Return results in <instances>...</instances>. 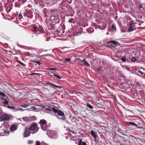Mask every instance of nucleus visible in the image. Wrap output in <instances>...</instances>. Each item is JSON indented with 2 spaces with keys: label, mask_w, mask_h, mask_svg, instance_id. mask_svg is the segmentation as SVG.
<instances>
[{
  "label": "nucleus",
  "mask_w": 145,
  "mask_h": 145,
  "mask_svg": "<svg viewBox=\"0 0 145 145\" xmlns=\"http://www.w3.org/2000/svg\"><path fill=\"white\" fill-rule=\"evenodd\" d=\"M121 60L123 62H124L126 61V58L125 57H123L121 58Z\"/></svg>",
  "instance_id": "nucleus-34"
},
{
  "label": "nucleus",
  "mask_w": 145,
  "mask_h": 145,
  "mask_svg": "<svg viewBox=\"0 0 145 145\" xmlns=\"http://www.w3.org/2000/svg\"><path fill=\"white\" fill-rule=\"evenodd\" d=\"M66 53H67V52H65V53H63V54H65Z\"/></svg>",
  "instance_id": "nucleus-58"
},
{
  "label": "nucleus",
  "mask_w": 145,
  "mask_h": 145,
  "mask_svg": "<svg viewBox=\"0 0 145 145\" xmlns=\"http://www.w3.org/2000/svg\"><path fill=\"white\" fill-rule=\"evenodd\" d=\"M17 129V126L16 125H12L10 128V130L12 131L16 130Z\"/></svg>",
  "instance_id": "nucleus-15"
},
{
  "label": "nucleus",
  "mask_w": 145,
  "mask_h": 145,
  "mask_svg": "<svg viewBox=\"0 0 145 145\" xmlns=\"http://www.w3.org/2000/svg\"><path fill=\"white\" fill-rule=\"evenodd\" d=\"M7 107L9 108H10V109H14V107H13V106H8Z\"/></svg>",
  "instance_id": "nucleus-40"
},
{
  "label": "nucleus",
  "mask_w": 145,
  "mask_h": 145,
  "mask_svg": "<svg viewBox=\"0 0 145 145\" xmlns=\"http://www.w3.org/2000/svg\"><path fill=\"white\" fill-rule=\"evenodd\" d=\"M33 30L35 33H42L44 31V29L41 27L39 26L38 27H37L35 26H33Z\"/></svg>",
  "instance_id": "nucleus-4"
},
{
  "label": "nucleus",
  "mask_w": 145,
  "mask_h": 145,
  "mask_svg": "<svg viewBox=\"0 0 145 145\" xmlns=\"http://www.w3.org/2000/svg\"><path fill=\"white\" fill-rule=\"evenodd\" d=\"M35 63H36L37 64H35V65H37V64H38L39 65H40L42 63L40 61H37L33 60L32 61Z\"/></svg>",
  "instance_id": "nucleus-17"
},
{
  "label": "nucleus",
  "mask_w": 145,
  "mask_h": 145,
  "mask_svg": "<svg viewBox=\"0 0 145 145\" xmlns=\"http://www.w3.org/2000/svg\"><path fill=\"white\" fill-rule=\"evenodd\" d=\"M46 85H49L52 88H60L59 86L54 84L48 81L46 82Z\"/></svg>",
  "instance_id": "nucleus-9"
},
{
  "label": "nucleus",
  "mask_w": 145,
  "mask_h": 145,
  "mask_svg": "<svg viewBox=\"0 0 145 145\" xmlns=\"http://www.w3.org/2000/svg\"><path fill=\"white\" fill-rule=\"evenodd\" d=\"M90 30H91V29L92 30V31H93V28H90Z\"/></svg>",
  "instance_id": "nucleus-52"
},
{
  "label": "nucleus",
  "mask_w": 145,
  "mask_h": 145,
  "mask_svg": "<svg viewBox=\"0 0 145 145\" xmlns=\"http://www.w3.org/2000/svg\"><path fill=\"white\" fill-rule=\"evenodd\" d=\"M89 54H92L93 53H89Z\"/></svg>",
  "instance_id": "nucleus-56"
},
{
  "label": "nucleus",
  "mask_w": 145,
  "mask_h": 145,
  "mask_svg": "<svg viewBox=\"0 0 145 145\" xmlns=\"http://www.w3.org/2000/svg\"><path fill=\"white\" fill-rule=\"evenodd\" d=\"M1 99H2V100H3L4 101H5V100H6L4 98H2Z\"/></svg>",
  "instance_id": "nucleus-53"
},
{
  "label": "nucleus",
  "mask_w": 145,
  "mask_h": 145,
  "mask_svg": "<svg viewBox=\"0 0 145 145\" xmlns=\"http://www.w3.org/2000/svg\"><path fill=\"white\" fill-rule=\"evenodd\" d=\"M69 131H70V133H71V131H72V130H71L70 129H69Z\"/></svg>",
  "instance_id": "nucleus-54"
},
{
  "label": "nucleus",
  "mask_w": 145,
  "mask_h": 145,
  "mask_svg": "<svg viewBox=\"0 0 145 145\" xmlns=\"http://www.w3.org/2000/svg\"><path fill=\"white\" fill-rule=\"evenodd\" d=\"M28 106H29V105L28 104H24V105H21V106L23 108H26V107H28Z\"/></svg>",
  "instance_id": "nucleus-22"
},
{
  "label": "nucleus",
  "mask_w": 145,
  "mask_h": 145,
  "mask_svg": "<svg viewBox=\"0 0 145 145\" xmlns=\"http://www.w3.org/2000/svg\"><path fill=\"white\" fill-rule=\"evenodd\" d=\"M22 120L25 121H30L29 118L27 117H24L22 118Z\"/></svg>",
  "instance_id": "nucleus-19"
},
{
  "label": "nucleus",
  "mask_w": 145,
  "mask_h": 145,
  "mask_svg": "<svg viewBox=\"0 0 145 145\" xmlns=\"http://www.w3.org/2000/svg\"><path fill=\"white\" fill-rule=\"evenodd\" d=\"M49 136L50 138H52L56 134V132L55 131H50L48 132V133Z\"/></svg>",
  "instance_id": "nucleus-11"
},
{
  "label": "nucleus",
  "mask_w": 145,
  "mask_h": 145,
  "mask_svg": "<svg viewBox=\"0 0 145 145\" xmlns=\"http://www.w3.org/2000/svg\"><path fill=\"white\" fill-rule=\"evenodd\" d=\"M107 43L110 44L112 43L115 45L116 46H118L120 45V43L118 42L115 40H110L107 42Z\"/></svg>",
  "instance_id": "nucleus-10"
},
{
  "label": "nucleus",
  "mask_w": 145,
  "mask_h": 145,
  "mask_svg": "<svg viewBox=\"0 0 145 145\" xmlns=\"http://www.w3.org/2000/svg\"><path fill=\"white\" fill-rule=\"evenodd\" d=\"M129 31L130 32L132 31L133 30V29L132 28V27L131 26H130V27H129Z\"/></svg>",
  "instance_id": "nucleus-30"
},
{
  "label": "nucleus",
  "mask_w": 145,
  "mask_h": 145,
  "mask_svg": "<svg viewBox=\"0 0 145 145\" xmlns=\"http://www.w3.org/2000/svg\"><path fill=\"white\" fill-rule=\"evenodd\" d=\"M73 20V19L72 18L69 19L68 20V22L69 23H71L72 22V21Z\"/></svg>",
  "instance_id": "nucleus-39"
},
{
  "label": "nucleus",
  "mask_w": 145,
  "mask_h": 145,
  "mask_svg": "<svg viewBox=\"0 0 145 145\" xmlns=\"http://www.w3.org/2000/svg\"><path fill=\"white\" fill-rule=\"evenodd\" d=\"M91 134L92 135L93 137L95 138L97 137V135H96L95 133L93 130L91 131Z\"/></svg>",
  "instance_id": "nucleus-18"
},
{
  "label": "nucleus",
  "mask_w": 145,
  "mask_h": 145,
  "mask_svg": "<svg viewBox=\"0 0 145 145\" xmlns=\"http://www.w3.org/2000/svg\"><path fill=\"white\" fill-rule=\"evenodd\" d=\"M46 70L47 71L51 70V71H54L56 70L57 69H56V68H49V69H46Z\"/></svg>",
  "instance_id": "nucleus-25"
},
{
  "label": "nucleus",
  "mask_w": 145,
  "mask_h": 145,
  "mask_svg": "<svg viewBox=\"0 0 145 145\" xmlns=\"http://www.w3.org/2000/svg\"><path fill=\"white\" fill-rule=\"evenodd\" d=\"M39 123L40 124L41 128L44 131L47 130L50 126L47 125V121L44 119L40 120Z\"/></svg>",
  "instance_id": "nucleus-1"
},
{
  "label": "nucleus",
  "mask_w": 145,
  "mask_h": 145,
  "mask_svg": "<svg viewBox=\"0 0 145 145\" xmlns=\"http://www.w3.org/2000/svg\"><path fill=\"white\" fill-rule=\"evenodd\" d=\"M143 7V5L142 4H140L139 6V8H141Z\"/></svg>",
  "instance_id": "nucleus-41"
},
{
  "label": "nucleus",
  "mask_w": 145,
  "mask_h": 145,
  "mask_svg": "<svg viewBox=\"0 0 145 145\" xmlns=\"http://www.w3.org/2000/svg\"><path fill=\"white\" fill-rule=\"evenodd\" d=\"M30 120H35L36 119V118L35 116H33L29 117Z\"/></svg>",
  "instance_id": "nucleus-20"
},
{
  "label": "nucleus",
  "mask_w": 145,
  "mask_h": 145,
  "mask_svg": "<svg viewBox=\"0 0 145 145\" xmlns=\"http://www.w3.org/2000/svg\"><path fill=\"white\" fill-rule=\"evenodd\" d=\"M115 18H116L117 19L118 18V17L117 16H116Z\"/></svg>",
  "instance_id": "nucleus-55"
},
{
  "label": "nucleus",
  "mask_w": 145,
  "mask_h": 145,
  "mask_svg": "<svg viewBox=\"0 0 145 145\" xmlns=\"http://www.w3.org/2000/svg\"><path fill=\"white\" fill-rule=\"evenodd\" d=\"M30 130L28 127H26L24 129V137H27L29 136L30 135Z\"/></svg>",
  "instance_id": "nucleus-7"
},
{
  "label": "nucleus",
  "mask_w": 145,
  "mask_h": 145,
  "mask_svg": "<svg viewBox=\"0 0 145 145\" xmlns=\"http://www.w3.org/2000/svg\"><path fill=\"white\" fill-rule=\"evenodd\" d=\"M32 107L33 108V110H35L36 109V108L35 107Z\"/></svg>",
  "instance_id": "nucleus-47"
},
{
  "label": "nucleus",
  "mask_w": 145,
  "mask_h": 145,
  "mask_svg": "<svg viewBox=\"0 0 145 145\" xmlns=\"http://www.w3.org/2000/svg\"><path fill=\"white\" fill-rule=\"evenodd\" d=\"M43 55H42V56H41V57H42V56H43Z\"/></svg>",
  "instance_id": "nucleus-60"
},
{
  "label": "nucleus",
  "mask_w": 145,
  "mask_h": 145,
  "mask_svg": "<svg viewBox=\"0 0 145 145\" xmlns=\"http://www.w3.org/2000/svg\"><path fill=\"white\" fill-rule=\"evenodd\" d=\"M32 11H33V9L26 11L25 12V15L29 18H31L33 16Z\"/></svg>",
  "instance_id": "nucleus-8"
},
{
  "label": "nucleus",
  "mask_w": 145,
  "mask_h": 145,
  "mask_svg": "<svg viewBox=\"0 0 145 145\" xmlns=\"http://www.w3.org/2000/svg\"><path fill=\"white\" fill-rule=\"evenodd\" d=\"M22 16L21 14H19L18 15V18L21 19L22 18Z\"/></svg>",
  "instance_id": "nucleus-38"
},
{
  "label": "nucleus",
  "mask_w": 145,
  "mask_h": 145,
  "mask_svg": "<svg viewBox=\"0 0 145 145\" xmlns=\"http://www.w3.org/2000/svg\"><path fill=\"white\" fill-rule=\"evenodd\" d=\"M35 145H41L40 144V142L38 141H36V144Z\"/></svg>",
  "instance_id": "nucleus-36"
},
{
  "label": "nucleus",
  "mask_w": 145,
  "mask_h": 145,
  "mask_svg": "<svg viewBox=\"0 0 145 145\" xmlns=\"http://www.w3.org/2000/svg\"><path fill=\"white\" fill-rule=\"evenodd\" d=\"M11 9V8L10 7H7L6 8V11L8 13L9 12H10Z\"/></svg>",
  "instance_id": "nucleus-29"
},
{
  "label": "nucleus",
  "mask_w": 145,
  "mask_h": 145,
  "mask_svg": "<svg viewBox=\"0 0 145 145\" xmlns=\"http://www.w3.org/2000/svg\"><path fill=\"white\" fill-rule=\"evenodd\" d=\"M22 1V3H25L26 1V0H21Z\"/></svg>",
  "instance_id": "nucleus-46"
},
{
  "label": "nucleus",
  "mask_w": 145,
  "mask_h": 145,
  "mask_svg": "<svg viewBox=\"0 0 145 145\" xmlns=\"http://www.w3.org/2000/svg\"><path fill=\"white\" fill-rule=\"evenodd\" d=\"M78 145H88L87 144L84 142H82L81 139H79L78 141Z\"/></svg>",
  "instance_id": "nucleus-12"
},
{
  "label": "nucleus",
  "mask_w": 145,
  "mask_h": 145,
  "mask_svg": "<svg viewBox=\"0 0 145 145\" xmlns=\"http://www.w3.org/2000/svg\"><path fill=\"white\" fill-rule=\"evenodd\" d=\"M33 143V140H28L27 141V143L28 144H32Z\"/></svg>",
  "instance_id": "nucleus-28"
},
{
  "label": "nucleus",
  "mask_w": 145,
  "mask_h": 145,
  "mask_svg": "<svg viewBox=\"0 0 145 145\" xmlns=\"http://www.w3.org/2000/svg\"><path fill=\"white\" fill-rule=\"evenodd\" d=\"M3 104L5 105H8V101H7V100L6 99L5 100V101H3Z\"/></svg>",
  "instance_id": "nucleus-21"
},
{
  "label": "nucleus",
  "mask_w": 145,
  "mask_h": 145,
  "mask_svg": "<svg viewBox=\"0 0 145 145\" xmlns=\"http://www.w3.org/2000/svg\"><path fill=\"white\" fill-rule=\"evenodd\" d=\"M69 93H73V91H69Z\"/></svg>",
  "instance_id": "nucleus-49"
},
{
  "label": "nucleus",
  "mask_w": 145,
  "mask_h": 145,
  "mask_svg": "<svg viewBox=\"0 0 145 145\" xmlns=\"http://www.w3.org/2000/svg\"><path fill=\"white\" fill-rule=\"evenodd\" d=\"M3 57H5V56H3Z\"/></svg>",
  "instance_id": "nucleus-59"
},
{
  "label": "nucleus",
  "mask_w": 145,
  "mask_h": 145,
  "mask_svg": "<svg viewBox=\"0 0 145 145\" xmlns=\"http://www.w3.org/2000/svg\"><path fill=\"white\" fill-rule=\"evenodd\" d=\"M17 62H18L19 63H20H20H22V62H21L20 61H17Z\"/></svg>",
  "instance_id": "nucleus-50"
},
{
  "label": "nucleus",
  "mask_w": 145,
  "mask_h": 145,
  "mask_svg": "<svg viewBox=\"0 0 145 145\" xmlns=\"http://www.w3.org/2000/svg\"><path fill=\"white\" fill-rule=\"evenodd\" d=\"M138 70H141V71H143V72H144L145 71L144 69L142 67H141L139 68Z\"/></svg>",
  "instance_id": "nucleus-37"
},
{
  "label": "nucleus",
  "mask_w": 145,
  "mask_h": 145,
  "mask_svg": "<svg viewBox=\"0 0 145 145\" xmlns=\"http://www.w3.org/2000/svg\"><path fill=\"white\" fill-rule=\"evenodd\" d=\"M53 12H49V13H46L45 15V18L48 17H50L51 18V17L53 15Z\"/></svg>",
  "instance_id": "nucleus-14"
},
{
  "label": "nucleus",
  "mask_w": 145,
  "mask_h": 145,
  "mask_svg": "<svg viewBox=\"0 0 145 145\" xmlns=\"http://www.w3.org/2000/svg\"><path fill=\"white\" fill-rule=\"evenodd\" d=\"M130 125H133L134 126V127H136L138 128H141L142 129V127H139L135 123L133 122H130L128 123Z\"/></svg>",
  "instance_id": "nucleus-13"
},
{
  "label": "nucleus",
  "mask_w": 145,
  "mask_h": 145,
  "mask_svg": "<svg viewBox=\"0 0 145 145\" xmlns=\"http://www.w3.org/2000/svg\"><path fill=\"white\" fill-rule=\"evenodd\" d=\"M108 46L109 48H110L114 49H116L115 47H114V46H112V45H111V46L108 45Z\"/></svg>",
  "instance_id": "nucleus-33"
},
{
  "label": "nucleus",
  "mask_w": 145,
  "mask_h": 145,
  "mask_svg": "<svg viewBox=\"0 0 145 145\" xmlns=\"http://www.w3.org/2000/svg\"><path fill=\"white\" fill-rule=\"evenodd\" d=\"M29 56H31L30 55H29Z\"/></svg>",
  "instance_id": "nucleus-61"
},
{
  "label": "nucleus",
  "mask_w": 145,
  "mask_h": 145,
  "mask_svg": "<svg viewBox=\"0 0 145 145\" xmlns=\"http://www.w3.org/2000/svg\"><path fill=\"white\" fill-rule=\"evenodd\" d=\"M87 106L90 109H93V106L89 104H87Z\"/></svg>",
  "instance_id": "nucleus-26"
},
{
  "label": "nucleus",
  "mask_w": 145,
  "mask_h": 145,
  "mask_svg": "<svg viewBox=\"0 0 145 145\" xmlns=\"http://www.w3.org/2000/svg\"><path fill=\"white\" fill-rule=\"evenodd\" d=\"M57 78L59 79H61V78L58 76V77H57Z\"/></svg>",
  "instance_id": "nucleus-51"
},
{
  "label": "nucleus",
  "mask_w": 145,
  "mask_h": 145,
  "mask_svg": "<svg viewBox=\"0 0 145 145\" xmlns=\"http://www.w3.org/2000/svg\"><path fill=\"white\" fill-rule=\"evenodd\" d=\"M28 128L31 131L34 132L33 133H35L37 132L39 129V127L37 126V124L35 123L32 124Z\"/></svg>",
  "instance_id": "nucleus-3"
},
{
  "label": "nucleus",
  "mask_w": 145,
  "mask_h": 145,
  "mask_svg": "<svg viewBox=\"0 0 145 145\" xmlns=\"http://www.w3.org/2000/svg\"><path fill=\"white\" fill-rule=\"evenodd\" d=\"M41 74L40 73H33L31 74V75H41Z\"/></svg>",
  "instance_id": "nucleus-32"
},
{
  "label": "nucleus",
  "mask_w": 145,
  "mask_h": 145,
  "mask_svg": "<svg viewBox=\"0 0 145 145\" xmlns=\"http://www.w3.org/2000/svg\"><path fill=\"white\" fill-rule=\"evenodd\" d=\"M66 60L67 61L69 62L71 61V59L70 58H65Z\"/></svg>",
  "instance_id": "nucleus-42"
},
{
  "label": "nucleus",
  "mask_w": 145,
  "mask_h": 145,
  "mask_svg": "<svg viewBox=\"0 0 145 145\" xmlns=\"http://www.w3.org/2000/svg\"><path fill=\"white\" fill-rule=\"evenodd\" d=\"M133 24V22H130L129 23V24L130 25V26H131V25Z\"/></svg>",
  "instance_id": "nucleus-44"
},
{
  "label": "nucleus",
  "mask_w": 145,
  "mask_h": 145,
  "mask_svg": "<svg viewBox=\"0 0 145 145\" xmlns=\"http://www.w3.org/2000/svg\"><path fill=\"white\" fill-rule=\"evenodd\" d=\"M0 95L2 96L3 97H5L6 95L3 93L0 92Z\"/></svg>",
  "instance_id": "nucleus-27"
},
{
  "label": "nucleus",
  "mask_w": 145,
  "mask_h": 145,
  "mask_svg": "<svg viewBox=\"0 0 145 145\" xmlns=\"http://www.w3.org/2000/svg\"><path fill=\"white\" fill-rule=\"evenodd\" d=\"M138 72L141 75H143L144 73V72H143V71H141V70H138Z\"/></svg>",
  "instance_id": "nucleus-24"
},
{
  "label": "nucleus",
  "mask_w": 145,
  "mask_h": 145,
  "mask_svg": "<svg viewBox=\"0 0 145 145\" xmlns=\"http://www.w3.org/2000/svg\"><path fill=\"white\" fill-rule=\"evenodd\" d=\"M51 20H54V22L56 24L59 23L60 22L58 15L57 14H54L53 13L51 17Z\"/></svg>",
  "instance_id": "nucleus-5"
},
{
  "label": "nucleus",
  "mask_w": 145,
  "mask_h": 145,
  "mask_svg": "<svg viewBox=\"0 0 145 145\" xmlns=\"http://www.w3.org/2000/svg\"><path fill=\"white\" fill-rule=\"evenodd\" d=\"M137 24L136 23H133V24Z\"/></svg>",
  "instance_id": "nucleus-57"
},
{
  "label": "nucleus",
  "mask_w": 145,
  "mask_h": 145,
  "mask_svg": "<svg viewBox=\"0 0 145 145\" xmlns=\"http://www.w3.org/2000/svg\"><path fill=\"white\" fill-rule=\"evenodd\" d=\"M52 110L55 113L57 114L58 116L61 117V120H65V114L62 111L60 110L56 109L54 107H52Z\"/></svg>",
  "instance_id": "nucleus-2"
},
{
  "label": "nucleus",
  "mask_w": 145,
  "mask_h": 145,
  "mask_svg": "<svg viewBox=\"0 0 145 145\" xmlns=\"http://www.w3.org/2000/svg\"><path fill=\"white\" fill-rule=\"evenodd\" d=\"M137 59L136 58L133 57L131 59V61L132 62H134L136 61Z\"/></svg>",
  "instance_id": "nucleus-31"
},
{
  "label": "nucleus",
  "mask_w": 145,
  "mask_h": 145,
  "mask_svg": "<svg viewBox=\"0 0 145 145\" xmlns=\"http://www.w3.org/2000/svg\"><path fill=\"white\" fill-rule=\"evenodd\" d=\"M45 110L48 111H52V110L50 109V107H48L47 108H46Z\"/></svg>",
  "instance_id": "nucleus-35"
},
{
  "label": "nucleus",
  "mask_w": 145,
  "mask_h": 145,
  "mask_svg": "<svg viewBox=\"0 0 145 145\" xmlns=\"http://www.w3.org/2000/svg\"><path fill=\"white\" fill-rule=\"evenodd\" d=\"M53 76H55L57 78V77H58V75L56 74H54Z\"/></svg>",
  "instance_id": "nucleus-45"
},
{
  "label": "nucleus",
  "mask_w": 145,
  "mask_h": 145,
  "mask_svg": "<svg viewBox=\"0 0 145 145\" xmlns=\"http://www.w3.org/2000/svg\"><path fill=\"white\" fill-rule=\"evenodd\" d=\"M111 28L113 30H114L115 31L116 30L115 26L114 24H112L111 25Z\"/></svg>",
  "instance_id": "nucleus-23"
},
{
  "label": "nucleus",
  "mask_w": 145,
  "mask_h": 145,
  "mask_svg": "<svg viewBox=\"0 0 145 145\" xmlns=\"http://www.w3.org/2000/svg\"><path fill=\"white\" fill-rule=\"evenodd\" d=\"M0 118L1 121H7L9 120L10 118L9 115L7 114H3Z\"/></svg>",
  "instance_id": "nucleus-6"
},
{
  "label": "nucleus",
  "mask_w": 145,
  "mask_h": 145,
  "mask_svg": "<svg viewBox=\"0 0 145 145\" xmlns=\"http://www.w3.org/2000/svg\"><path fill=\"white\" fill-rule=\"evenodd\" d=\"M20 64L24 67H25L26 65L25 64L23 63H20Z\"/></svg>",
  "instance_id": "nucleus-43"
},
{
  "label": "nucleus",
  "mask_w": 145,
  "mask_h": 145,
  "mask_svg": "<svg viewBox=\"0 0 145 145\" xmlns=\"http://www.w3.org/2000/svg\"><path fill=\"white\" fill-rule=\"evenodd\" d=\"M72 133H74V134H76V133L74 131H71V132Z\"/></svg>",
  "instance_id": "nucleus-48"
},
{
  "label": "nucleus",
  "mask_w": 145,
  "mask_h": 145,
  "mask_svg": "<svg viewBox=\"0 0 145 145\" xmlns=\"http://www.w3.org/2000/svg\"><path fill=\"white\" fill-rule=\"evenodd\" d=\"M81 62L85 65L87 66V67H89L90 66V65L86 62L85 59H83L81 61Z\"/></svg>",
  "instance_id": "nucleus-16"
}]
</instances>
